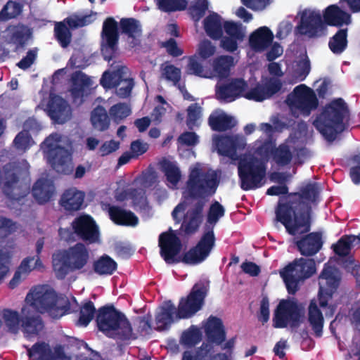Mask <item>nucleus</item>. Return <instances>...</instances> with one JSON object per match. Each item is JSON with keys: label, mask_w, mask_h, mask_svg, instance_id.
I'll list each match as a JSON object with an SVG mask.
<instances>
[{"label": "nucleus", "mask_w": 360, "mask_h": 360, "mask_svg": "<svg viewBox=\"0 0 360 360\" xmlns=\"http://www.w3.org/2000/svg\"><path fill=\"white\" fill-rule=\"evenodd\" d=\"M306 135L307 124L300 122L297 125V131L275 150V143L271 140L263 144H260L259 141H257L254 153L245 154L239 158L238 170L241 188L248 191L262 187L265 184L269 155L272 154L274 162L278 165L289 164L294 153L306 141Z\"/></svg>", "instance_id": "f257e3e1"}, {"label": "nucleus", "mask_w": 360, "mask_h": 360, "mask_svg": "<svg viewBox=\"0 0 360 360\" xmlns=\"http://www.w3.org/2000/svg\"><path fill=\"white\" fill-rule=\"evenodd\" d=\"M217 186V173L207 165L196 163L190 167L186 192L193 199L191 202L184 201L179 203L172 214L174 219L179 222L185 210H187L181 224L186 233H194L202 221L205 202L198 198L214 194Z\"/></svg>", "instance_id": "f03ea898"}, {"label": "nucleus", "mask_w": 360, "mask_h": 360, "mask_svg": "<svg viewBox=\"0 0 360 360\" xmlns=\"http://www.w3.org/2000/svg\"><path fill=\"white\" fill-rule=\"evenodd\" d=\"M69 311L70 303L66 297L58 296L49 286H37L27 294L22 308L24 330L27 333H38L42 329L41 321L35 311L48 313L51 317L58 319Z\"/></svg>", "instance_id": "7ed1b4c3"}, {"label": "nucleus", "mask_w": 360, "mask_h": 360, "mask_svg": "<svg viewBox=\"0 0 360 360\" xmlns=\"http://www.w3.org/2000/svg\"><path fill=\"white\" fill-rule=\"evenodd\" d=\"M207 290V286L205 283H196L187 299L181 300L177 312L175 306L170 301L165 302L158 309L153 326L148 317L140 319L141 330L148 331L153 327L158 330H166L173 323L174 319H186L191 316L201 309Z\"/></svg>", "instance_id": "20e7f679"}, {"label": "nucleus", "mask_w": 360, "mask_h": 360, "mask_svg": "<svg viewBox=\"0 0 360 360\" xmlns=\"http://www.w3.org/2000/svg\"><path fill=\"white\" fill-rule=\"evenodd\" d=\"M319 193V188L316 184H309L304 188L300 205L303 210L301 213L289 205H278L276 212V219L285 226L290 234L300 235L309 231V205L316 202Z\"/></svg>", "instance_id": "39448f33"}, {"label": "nucleus", "mask_w": 360, "mask_h": 360, "mask_svg": "<svg viewBox=\"0 0 360 360\" xmlns=\"http://www.w3.org/2000/svg\"><path fill=\"white\" fill-rule=\"evenodd\" d=\"M224 214V208L218 202L212 203L209 209L204 233L198 245L183 258L184 262L190 264H198L205 260L214 245V226Z\"/></svg>", "instance_id": "423d86ee"}, {"label": "nucleus", "mask_w": 360, "mask_h": 360, "mask_svg": "<svg viewBox=\"0 0 360 360\" xmlns=\"http://www.w3.org/2000/svg\"><path fill=\"white\" fill-rule=\"evenodd\" d=\"M348 114L344 101L338 98L328 104L314 121V124L328 141L334 140L345 129V120Z\"/></svg>", "instance_id": "0eeeda50"}, {"label": "nucleus", "mask_w": 360, "mask_h": 360, "mask_svg": "<svg viewBox=\"0 0 360 360\" xmlns=\"http://www.w3.org/2000/svg\"><path fill=\"white\" fill-rule=\"evenodd\" d=\"M41 148L47 161L56 172L63 174L72 172L71 143L66 136L52 134Z\"/></svg>", "instance_id": "6e6552de"}, {"label": "nucleus", "mask_w": 360, "mask_h": 360, "mask_svg": "<svg viewBox=\"0 0 360 360\" xmlns=\"http://www.w3.org/2000/svg\"><path fill=\"white\" fill-rule=\"evenodd\" d=\"M89 260V252L87 248L82 243H77L53 255V270L58 278L63 279L70 272L82 270Z\"/></svg>", "instance_id": "1a4fd4ad"}, {"label": "nucleus", "mask_w": 360, "mask_h": 360, "mask_svg": "<svg viewBox=\"0 0 360 360\" xmlns=\"http://www.w3.org/2000/svg\"><path fill=\"white\" fill-rule=\"evenodd\" d=\"M97 323L106 335L122 340L134 338L131 324L124 314L113 307H103L98 311Z\"/></svg>", "instance_id": "9d476101"}, {"label": "nucleus", "mask_w": 360, "mask_h": 360, "mask_svg": "<svg viewBox=\"0 0 360 360\" xmlns=\"http://www.w3.org/2000/svg\"><path fill=\"white\" fill-rule=\"evenodd\" d=\"M340 275L338 270L326 264L319 278V290L318 294L319 305L324 310L326 316H333L337 304L333 300V295L339 285Z\"/></svg>", "instance_id": "9b49d317"}, {"label": "nucleus", "mask_w": 360, "mask_h": 360, "mask_svg": "<svg viewBox=\"0 0 360 360\" xmlns=\"http://www.w3.org/2000/svg\"><path fill=\"white\" fill-rule=\"evenodd\" d=\"M29 164L22 160L18 165L15 163L6 165L4 168L3 190L11 199L20 200L28 191V186L20 181V177L27 174Z\"/></svg>", "instance_id": "f8f14e48"}, {"label": "nucleus", "mask_w": 360, "mask_h": 360, "mask_svg": "<svg viewBox=\"0 0 360 360\" xmlns=\"http://www.w3.org/2000/svg\"><path fill=\"white\" fill-rule=\"evenodd\" d=\"M304 319V307L302 304L295 300H282L274 312L273 325L278 328H297Z\"/></svg>", "instance_id": "ddd939ff"}, {"label": "nucleus", "mask_w": 360, "mask_h": 360, "mask_svg": "<svg viewBox=\"0 0 360 360\" xmlns=\"http://www.w3.org/2000/svg\"><path fill=\"white\" fill-rule=\"evenodd\" d=\"M299 22L295 32L308 38H316L326 34V25L323 13L316 8H306L297 14Z\"/></svg>", "instance_id": "4468645a"}, {"label": "nucleus", "mask_w": 360, "mask_h": 360, "mask_svg": "<svg viewBox=\"0 0 360 360\" xmlns=\"http://www.w3.org/2000/svg\"><path fill=\"white\" fill-rule=\"evenodd\" d=\"M316 272L315 262L311 259L300 258L280 271L289 293L298 290L300 281L310 277Z\"/></svg>", "instance_id": "2eb2a0df"}, {"label": "nucleus", "mask_w": 360, "mask_h": 360, "mask_svg": "<svg viewBox=\"0 0 360 360\" xmlns=\"http://www.w3.org/2000/svg\"><path fill=\"white\" fill-rule=\"evenodd\" d=\"M286 103L294 116H308L318 105L314 92L304 84L296 86L288 95Z\"/></svg>", "instance_id": "dca6fc26"}, {"label": "nucleus", "mask_w": 360, "mask_h": 360, "mask_svg": "<svg viewBox=\"0 0 360 360\" xmlns=\"http://www.w3.org/2000/svg\"><path fill=\"white\" fill-rule=\"evenodd\" d=\"M112 72L106 71L101 79V84L105 89H116V94L122 98L129 96L134 86V82L129 77L128 69L117 65Z\"/></svg>", "instance_id": "f3484780"}, {"label": "nucleus", "mask_w": 360, "mask_h": 360, "mask_svg": "<svg viewBox=\"0 0 360 360\" xmlns=\"http://www.w3.org/2000/svg\"><path fill=\"white\" fill-rule=\"evenodd\" d=\"M96 18L97 13L91 12L89 14L71 15L64 22L56 24L55 34L61 46L66 47L70 42V33L65 22L71 28H77L93 22Z\"/></svg>", "instance_id": "a211bd4d"}, {"label": "nucleus", "mask_w": 360, "mask_h": 360, "mask_svg": "<svg viewBox=\"0 0 360 360\" xmlns=\"http://www.w3.org/2000/svg\"><path fill=\"white\" fill-rule=\"evenodd\" d=\"M282 84L279 79L262 77L261 83H258L250 89L245 87L243 97L255 101L260 102L271 98L280 91Z\"/></svg>", "instance_id": "6ab92c4d"}, {"label": "nucleus", "mask_w": 360, "mask_h": 360, "mask_svg": "<svg viewBox=\"0 0 360 360\" xmlns=\"http://www.w3.org/2000/svg\"><path fill=\"white\" fill-rule=\"evenodd\" d=\"M30 360H70L61 345L51 347L45 342H38L27 350Z\"/></svg>", "instance_id": "aec40b11"}, {"label": "nucleus", "mask_w": 360, "mask_h": 360, "mask_svg": "<svg viewBox=\"0 0 360 360\" xmlns=\"http://www.w3.org/2000/svg\"><path fill=\"white\" fill-rule=\"evenodd\" d=\"M285 64L286 80L290 84L304 80L310 72V62L305 54L300 55L293 60L286 59Z\"/></svg>", "instance_id": "412c9836"}, {"label": "nucleus", "mask_w": 360, "mask_h": 360, "mask_svg": "<svg viewBox=\"0 0 360 360\" xmlns=\"http://www.w3.org/2000/svg\"><path fill=\"white\" fill-rule=\"evenodd\" d=\"M159 246L160 255L167 263L172 264L177 262L176 256L180 251L181 243L174 231L169 230L160 235Z\"/></svg>", "instance_id": "4be33fe9"}, {"label": "nucleus", "mask_w": 360, "mask_h": 360, "mask_svg": "<svg viewBox=\"0 0 360 360\" xmlns=\"http://www.w3.org/2000/svg\"><path fill=\"white\" fill-rule=\"evenodd\" d=\"M247 83L242 79H235L216 86V97L221 102L230 103L243 97Z\"/></svg>", "instance_id": "5701e85b"}, {"label": "nucleus", "mask_w": 360, "mask_h": 360, "mask_svg": "<svg viewBox=\"0 0 360 360\" xmlns=\"http://www.w3.org/2000/svg\"><path fill=\"white\" fill-rule=\"evenodd\" d=\"M118 40L117 23L112 18L103 22L102 31V53L105 60L111 59Z\"/></svg>", "instance_id": "b1692460"}, {"label": "nucleus", "mask_w": 360, "mask_h": 360, "mask_svg": "<svg viewBox=\"0 0 360 360\" xmlns=\"http://www.w3.org/2000/svg\"><path fill=\"white\" fill-rule=\"evenodd\" d=\"M213 144L219 154L234 158L235 150L243 148L246 141L241 135L218 136L213 138Z\"/></svg>", "instance_id": "393cba45"}, {"label": "nucleus", "mask_w": 360, "mask_h": 360, "mask_svg": "<svg viewBox=\"0 0 360 360\" xmlns=\"http://www.w3.org/2000/svg\"><path fill=\"white\" fill-rule=\"evenodd\" d=\"M75 233L84 240L96 243L99 240V232L95 222L89 216H81L72 222Z\"/></svg>", "instance_id": "a878e982"}, {"label": "nucleus", "mask_w": 360, "mask_h": 360, "mask_svg": "<svg viewBox=\"0 0 360 360\" xmlns=\"http://www.w3.org/2000/svg\"><path fill=\"white\" fill-rule=\"evenodd\" d=\"M214 346L210 343H203L198 350H188L183 354L181 360H231V352L213 355Z\"/></svg>", "instance_id": "bb28decb"}, {"label": "nucleus", "mask_w": 360, "mask_h": 360, "mask_svg": "<svg viewBox=\"0 0 360 360\" xmlns=\"http://www.w3.org/2000/svg\"><path fill=\"white\" fill-rule=\"evenodd\" d=\"M49 115L55 122L63 124L71 117V108L60 96H51L47 106Z\"/></svg>", "instance_id": "cd10ccee"}, {"label": "nucleus", "mask_w": 360, "mask_h": 360, "mask_svg": "<svg viewBox=\"0 0 360 360\" xmlns=\"http://www.w3.org/2000/svg\"><path fill=\"white\" fill-rule=\"evenodd\" d=\"M274 38L273 32L266 26H262L251 33L249 45L256 52H263L272 44Z\"/></svg>", "instance_id": "c85d7f7f"}, {"label": "nucleus", "mask_w": 360, "mask_h": 360, "mask_svg": "<svg viewBox=\"0 0 360 360\" xmlns=\"http://www.w3.org/2000/svg\"><path fill=\"white\" fill-rule=\"evenodd\" d=\"M325 24L327 25L341 27L348 25L352 19L349 13L342 11L338 5L328 6L323 13Z\"/></svg>", "instance_id": "c756f323"}, {"label": "nucleus", "mask_w": 360, "mask_h": 360, "mask_svg": "<svg viewBox=\"0 0 360 360\" xmlns=\"http://www.w3.org/2000/svg\"><path fill=\"white\" fill-rule=\"evenodd\" d=\"M91 85V79L80 71L75 72L71 78L70 92L75 103H81Z\"/></svg>", "instance_id": "7c9ffc66"}, {"label": "nucleus", "mask_w": 360, "mask_h": 360, "mask_svg": "<svg viewBox=\"0 0 360 360\" xmlns=\"http://www.w3.org/2000/svg\"><path fill=\"white\" fill-rule=\"evenodd\" d=\"M352 323L358 329L355 333L352 344L349 349V358L360 360V302L355 304L349 313Z\"/></svg>", "instance_id": "2f4dec72"}, {"label": "nucleus", "mask_w": 360, "mask_h": 360, "mask_svg": "<svg viewBox=\"0 0 360 360\" xmlns=\"http://www.w3.org/2000/svg\"><path fill=\"white\" fill-rule=\"evenodd\" d=\"M203 328L207 340L212 346V343L219 345L225 340V332L220 319L211 316L203 324Z\"/></svg>", "instance_id": "473e14b6"}, {"label": "nucleus", "mask_w": 360, "mask_h": 360, "mask_svg": "<svg viewBox=\"0 0 360 360\" xmlns=\"http://www.w3.org/2000/svg\"><path fill=\"white\" fill-rule=\"evenodd\" d=\"M22 318L20 317L19 313L11 309H4L0 312V316L4 320L5 327L8 331L12 333H17L20 328L27 335H34L35 333H27L25 331L23 328L24 316L21 312Z\"/></svg>", "instance_id": "72a5a7b5"}, {"label": "nucleus", "mask_w": 360, "mask_h": 360, "mask_svg": "<svg viewBox=\"0 0 360 360\" xmlns=\"http://www.w3.org/2000/svg\"><path fill=\"white\" fill-rule=\"evenodd\" d=\"M103 209L108 210L110 219L117 224L134 226L138 224V218L130 211L107 205Z\"/></svg>", "instance_id": "f704fd0d"}, {"label": "nucleus", "mask_w": 360, "mask_h": 360, "mask_svg": "<svg viewBox=\"0 0 360 360\" xmlns=\"http://www.w3.org/2000/svg\"><path fill=\"white\" fill-rule=\"evenodd\" d=\"M160 166L165 176L167 186L172 189L176 188L181 179V172L177 164L175 162L163 159L160 162Z\"/></svg>", "instance_id": "c9c22d12"}, {"label": "nucleus", "mask_w": 360, "mask_h": 360, "mask_svg": "<svg viewBox=\"0 0 360 360\" xmlns=\"http://www.w3.org/2000/svg\"><path fill=\"white\" fill-rule=\"evenodd\" d=\"M32 194L39 203L48 202L55 194L53 182L47 179H39L32 188Z\"/></svg>", "instance_id": "e433bc0d"}, {"label": "nucleus", "mask_w": 360, "mask_h": 360, "mask_svg": "<svg viewBox=\"0 0 360 360\" xmlns=\"http://www.w3.org/2000/svg\"><path fill=\"white\" fill-rule=\"evenodd\" d=\"M37 127L38 124L34 120L29 119L27 120L24 124V129L15 136L13 141L15 147L19 150L25 151L34 145V142L28 130H34Z\"/></svg>", "instance_id": "4c0bfd02"}, {"label": "nucleus", "mask_w": 360, "mask_h": 360, "mask_svg": "<svg viewBox=\"0 0 360 360\" xmlns=\"http://www.w3.org/2000/svg\"><path fill=\"white\" fill-rule=\"evenodd\" d=\"M84 199V193L75 188L66 190L60 199V205L67 210H78Z\"/></svg>", "instance_id": "58836bf2"}, {"label": "nucleus", "mask_w": 360, "mask_h": 360, "mask_svg": "<svg viewBox=\"0 0 360 360\" xmlns=\"http://www.w3.org/2000/svg\"><path fill=\"white\" fill-rule=\"evenodd\" d=\"M235 119L221 110L213 112L209 118V124L214 131H224L236 124Z\"/></svg>", "instance_id": "ea45409f"}, {"label": "nucleus", "mask_w": 360, "mask_h": 360, "mask_svg": "<svg viewBox=\"0 0 360 360\" xmlns=\"http://www.w3.org/2000/svg\"><path fill=\"white\" fill-rule=\"evenodd\" d=\"M296 243L301 254L309 256L318 252L322 245L321 236L316 233L309 234Z\"/></svg>", "instance_id": "a19ab883"}, {"label": "nucleus", "mask_w": 360, "mask_h": 360, "mask_svg": "<svg viewBox=\"0 0 360 360\" xmlns=\"http://www.w3.org/2000/svg\"><path fill=\"white\" fill-rule=\"evenodd\" d=\"M120 27L123 33L128 36V41L131 46H135L139 42L141 29L139 22L134 19H122Z\"/></svg>", "instance_id": "79ce46f5"}, {"label": "nucleus", "mask_w": 360, "mask_h": 360, "mask_svg": "<svg viewBox=\"0 0 360 360\" xmlns=\"http://www.w3.org/2000/svg\"><path fill=\"white\" fill-rule=\"evenodd\" d=\"M222 24L221 18L216 13H212L203 21L206 34L214 39H219L222 36Z\"/></svg>", "instance_id": "37998d69"}, {"label": "nucleus", "mask_w": 360, "mask_h": 360, "mask_svg": "<svg viewBox=\"0 0 360 360\" xmlns=\"http://www.w3.org/2000/svg\"><path fill=\"white\" fill-rule=\"evenodd\" d=\"M308 319L316 336L320 337L322 335L323 326V316L319 309L317 302L313 300L309 306Z\"/></svg>", "instance_id": "c03bdc74"}, {"label": "nucleus", "mask_w": 360, "mask_h": 360, "mask_svg": "<svg viewBox=\"0 0 360 360\" xmlns=\"http://www.w3.org/2000/svg\"><path fill=\"white\" fill-rule=\"evenodd\" d=\"M235 64L236 63L233 56H221L213 60V70H212V71L214 73V77H224L229 75L231 68H233Z\"/></svg>", "instance_id": "a18cd8bd"}, {"label": "nucleus", "mask_w": 360, "mask_h": 360, "mask_svg": "<svg viewBox=\"0 0 360 360\" xmlns=\"http://www.w3.org/2000/svg\"><path fill=\"white\" fill-rule=\"evenodd\" d=\"M94 271L101 275H111L117 269V263L109 256L103 255L94 262Z\"/></svg>", "instance_id": "49530a36"}, {"label": "nucleus", "mask_w": 360, "mask_h": 360, "mask_svg": "<svg viewBox=\"0 0 360 360\" xmlns=\"http://www.w3.org/2000/svg\"><path fill=\"white\" fill-rule=\"evenodd\" d=\"M359 245H360V234L357 236H347L341 238L333 245V249L336 254L344 256L349 254L352 247Z\"/></svg>", "instance_id": "de8ad7c7"}, {"label": "nucleus", "mask_w": 360, "mask_h": 360, "mask_svg": "<svg viewBox=\"0 0 360 360\" xmlns=\"http://www.w3.org/2000/svg\"><path fill=\"white\" fill-rule=\"evenodd\" d=\"M91 122L94 127L98 131H104L109 126V119L106 110L98 107L91 112Z\"/></svg>", "instance_id": "09e8293b"}, {"label": "nucleus", "mask_w": 360, "mask_h": 360, "mask_svg": "<svg viewBox=\"0 0 360 360\" xmlns=\"http://www.w3.org/2000/svg\"><path fill=\"white\" fill-rule=\"evenodd\" d=\"M347 29L340 30L329 41L330 50L336 54L341 53L347 47Z\"/></svg>", "instance_id": "8fccbe9b"}, {"label": "nucleus", "mask_w": 360, "mask_h": 360, "mask_svg": "<svg viewBox=\"0 0 360 360\" xmlns=\"http://www.w3.org/2000/svg\"><path fill=\"white\" fill-rule=\"evenodd\" d=\"M223 27L226 34L240 41L244 39L246 34V27L240 22L227 21L224 23Z\"/></svg>", "instance_id": "3c124183"}, {"label": "nucleus", "mask_w": 360, "mask_h": 360, "mask_svg": "<svg viewBox=\"0 0 360 360\" xmlns=\"http://www.w3.org/2000/svg\"><path fill=\"white\" fill-rule=\"evenodd\" d=\"M188 71L190 74H193L200 77L212 78L214 77V73L212 70L210 68H205L195 57H192L189 59Z\"/></svg>", "instance_id": "603ef678"}, {"label": "nucleus", "mask_w": 360, "mask_h": 360, "mask_svg": "<svg viewBox=\"0 0 360 360\" xmlns=\"http://www.w3.org/2000/svg\"><path fill=\"white\" fill-rule=\"evenodd\" d=\"M202 121V108L197 104L191 105L187 110V125L192 129L200 125Z\"/></svg>", "instance_id": "864d4df0"}, {"label": "nucleus", "mask_w": 360, "mask_h": 360, "mask_svg": "<svg viewBox=\"0 0 360 360\" xmlns=\"http://www.w3.org/2000/svg\"><path fill=\"white\" fill-rule=\"evenodd\" d=\"M202 338V333L196 326H191L187 331H185L181 336L182 344L187 346H193L198 343Z\"/></svg>", "instance_id": "5fc2aeb1"}, {"label": "nucleus", "mask_w": 360, "mask_h": 360, "mask_svg": "<svg viewBox=\"0 0 360 360\" xmlns=\"http://www.w3.org/2000/svg\"><path fill=\"white\" fill-rule=\"evenodd\" d=\"M159 9L165 12L184 10L187 5L186 0H158Z\"/></svg>", "instance_id": "6e6d98bb"}, {"label": "nucleus", "mask_w": 360, "mask_h": 360, "mask_svg": "<svg viewBox=\"0 0 360 360\" xmlns=\"http://www.w3.org/2000/svg\"><path fill=\"white\" fill-rule=\"evenodd\" d=\"M95 308L91 302H86L80 309V315L77 324L81 326H86L93 319Z\"/></svg>", "instance_id": "4d7b16f0"}, {"label": "nucleus", "mask_w": 360, "mask_h": 360, "mask_svg": "<svg viewBox=\"0 0 360 360\" xmlns=\"http://www.w3.org/2000/svg\"><path fill=\"white\" fill-rule=\"evenodd\" d=\"M9 33L12 34L11 41L18 45L23 46L30 37V31L26 27H18L9 30Z\"/></svg>", "instance_id": "13d9d810"}, {"label": "nucleus", "mask_w": 360, "mask_h": 360, "mask_svg": "<svg viewBox=\"0 0 360 360\" xmlns=\"http://www.w3.org/2000/svg\"><path fill=\"white\" fill-rule=\"evenodd\" d=\"M162 77L176 84L181 78V71L174 65L165 63L162 66Z\"/></svg>", "instance_id": "bf43d9fd"}, {"label": "nucleus", "mask_w": 360, "mask_h": 360, "mask_svg": "<svg viewBox=\"0 0 360 360\" xmlns=\"http://www.w3.org/2000/svg\"><path fill=\"white\" fill-rule=\"evenodd\" d=\"M21 12V6L19 4L9 1L0 12V21H5L16 17Z\"/></svg>", "instance_id": "052dcab7"}, {"label": "nucleus", "mask_w": 360, "mask_h": 360, "mask_svg": "<svg viewBox=\"0 0 360 360\" xmlns=\"http://www.w3.org/2000/svg\"><path fill=\"white\" fill-rule=\"evenodd\" d=\"M207 0H196L191 6L190 13L195 21H198L208 8Z\"/></svg>", "instance_id": "680f3d73"}, {"label": "nucleus", "mask_w": 360, "mask_h": 360, "mask_svg": "<svg viewBox=\"0 0 360 360\" xmlns=\"http://www.w3.org/2000/svg\"><path fill=\"white\" fill-rule=\"evenodd\" d=\"M111 117L115 121H120L131 113V109L126 103H117L111 107L109 110Z\"/></svg>", "instance_id": "e2e57ef3"}, {"label": "nucleus", "mask_w": 360, "mask_h": 360, "mask_svg": "<svg viewBox=\"0 0 360 360\" xmlns=\"http://www.w3.org/2000/svg\"><path fill=\"white\" fill-rule=\"evenodd\" d=\"M216 52V46L209 40L202 41L198 46L197 54L205 60L212 56Z\"/></svg>", "instance_id": "0e129e2a"}, {"label": "nucleus", "mask_w": 360, "mask_h": 360, "mask_svg": "<svg viewBox=\"0 0 360 360\" xmlns=\"http://www.w3.org/2000/svg\"><path fill=\"white\" fill-rule=\"evenodd\" d=\"M120 142L110 140L103 142L98 148V154L101 156H107L117 150L120 148Z\"/></svg>", "instance_id": "69168bd1"}, {"label": "nucleus", "mask_w": 360, "mask_h": 360, "mask_svg": "<svg viewBox=\"0 0 360 360\" xmlns=\"http://www.w3.org/2000/svg\"><path fill=\"white\" fill-rule=\"evenodd\" d=\"M128 198H131L134 204H143L146 202L145 193L143 188L134 191L129 194H125L123 196L122 195H116V198L118 200H124Z\"/></svg>", "instance_id": "338daca9"}, {"label": "nucleus", "mask_w": 360, "mask_h": 360, "mask_svg": "<svg viewBox=\"0 0 360 360\" xmlns=\"http://www.w3.org/2000/svg\"><path fill=\"white\" fill-rule=\"evenodd\" d=\"M157 176L154 172H147L143 173L136 180V184L141 185L143 188H147L153 186L157 181Z\"/></svg>", "instance_id": "774afa93"}]
</instances>
